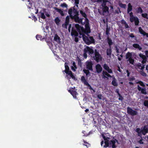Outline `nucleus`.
Returning a JSON list of instances; mask_svg holds the SVG:
<instances>
[{"label":"nucleus","mask_w":148,"mask_h":148,"mask_svg":"<svg viewBox=\"0 0 148 148\" xmlns=\"http://www.w3.org/2000/svg\"><path fill=\"white\" fill-rule=\"evenodd\" d=\"M130 58L129 59L128 61H129V62L130 64H134V60L132 58Z\"/></svg>","instance_id":"nucleus-42"},{"label":"nucleus","mask_w":148,"mask_h":148,"mask_svg":"<svg viewBox=\"0 0 148 148\" xmlns=\"http://www.w3.org/2000/svg\"><path fill=\"white\" fill-rule=\"evenodd\" d=\"M95 69H96L97 73L98 74H99L101 73L102 71V68L101 67V65L99 64H97L95 66Z\"/></svg>","instance_id":"nucleus-15"},{"label":"nucleus","mask_w":148,"mask_h":148,"mask_svg":"<svg viewBox=\"0 0 148 148\" xmlns=\"http://www.w3.org/2000/svg\"><path fill=\"white\" fill-rule=\"evenodd\" d=\"M110 31L109 28H108V27H107L106 30V34L107 35H108L109 34V32Z\"/></svg>","instance_id":"nucleus-49"},{"label":"nucleus","mask_w":148,"mask_h":148,"mask_svg":"<svg viewBox=\"0 0 148 148\" xmlns=\"http://www.w3.org/2000/svg\"><path fill=\"white\" fill-rule=\"evenodd\" d=\"M105 145H104L103 147H110L109 142L108 140H107V141H105L104 142Z\"/></svg>","instance_id":"nucleus-35"},{"label":"nucleus","mask_w":148,"mask_h":148,"mask_svg":"<svg viewBox=\"0 0 148 148\" xmlns=\"http://www.w3.org/2000/svg\"><path fill=\"white\" fill-rule=\"evenodd\" d=\"M148 14L146 13H142V16L144 18H145L147 19H148Z\"/></svg>","instance_id":"nucleus-46"},{"label":"nucleus","mask_w":148,"mask_h":148,"mask_svg":"<svg viewBox=\"0 0 148 148\" xmlns=\"http://www.w3.org/2000/svg\"><path fill=\"white\" fill-rule=\"evenodd\" d=\"M136 132L138 133V135L140 136H141L142 134L145 135L146 134L148 133V125H145L143 127H141V130L140 128H138L136 129Z\"/></svg>","instance_id":"nucleus-3"},{"label":"nucleus","mask_w":148,"mask_h":148,"mask_svg":"<svg viewBox=\"0 0 148 148\" xmlns=\"http://www.w3.org/2000/svg\"><path fill=\"white\" fill-rule=\"evenodd\" d=\"M133 56L132 55V53L130 52H128L127 53L126 55V59L130 58H133L134 56H136V54L135 53H133Z\"/></svg>","instance_id":"nucleus-19"},{"label":"nucleus","mask_w":148,"mask_h":148,"mask_svg":"<svg viewBox=\"0 0 148 148\" xmlns=\"http://www.w3.org/2000/svg\"><path fill=\"white\" fill-rule=\"evenodd\" d=\"M86 68V69H88L90 71H93V63L91 60H87L85 63Z\"/></svg>","instance_id":"nucleus-8"},{"label":"nucleus","mask_w":148,"mask_h":148,"mask_svg":"<svg viewBox=\"0 0 148 148\" xmlns=\"http://www.w3.org/2000/svg\"><path fill=\"white\" fill-rule=\"evenodd\" d=\"M107 42L108 44L109 45V47H111V45L113 44V42H112V40L111 38H110L108 36L107 38Z\"/></svg>","instance_id":"nucleus-23"},{"label":"nucleus","mask_w":148,"mask_h":148,"mask_svg":"<svg viewBox=\"0 0 148 148\" xmlns=\"http://www.w3.org/2000/svg\"><path fill=\"white\" fill-rule=\"evenodd\" d=\"M71 94L74 98H77L76 95L77 94V93L76 91L73 90L72 92H71Z\"/></svg>","instance_id":"nucleus-33"},{"label":"nucleus","mask_w":148,"mask_h":148,"mask_svg":"<svg viewBox=\"0 0 148 148\" xmlns=\"http://www.w3.org/2000/svg\"><path fill=\"white\" fill-rule=\"evenodd\" d=\"M83 142L84 143L83 144V145L86 146L87 148H88L90 146V144L86 141L84 140Z\"/></svg>","instance_id":"nucleus-36"},{"label":"nucleus","mask_w":148,"mask_h":148,"mask_svg":"<svg viewBox=\"0 0 148 148\" xmlns=\"http://www.w3.org/2000/svg\"><path fill=\"white\" fill-rule=\"evenodd\" d=\"M138 30L139 32L141 34H142L143 36H144V34L146 32L141 27H139Z\"/></svg>","instance_id":"nucleus-31"},{"label":"nucleus","mask_w":148,"mask_h":148,"mask_svg":"<svg viewBox=\"0 0 148 148\" xmlns=\"http://www.w3.org/2000/svg\"><path fill=\"white\" fill-rule=\"evenodd\" d=\"M78 65L80 67H82V63L81 60L79 59V60H78Z\"/></svg>","instance_id":"nucleus-52"},{"label":"nucleus","mask_w":148,"mask_h":148,"mask_svg":"<svg viewBox=\"0 0 148 148\" xmlns=\"http://www.w3.org/2000/svg\"><path fill=\"white\" fill-rule=\"evenodd\" d=\"M102 95L101 94H99L97 95V98L99 99H102Z\"/></svg>","instance_id":"nucleus-53"},{"label":"nucleus","mask_w":148,"mask_h":148,"mask_svg":"<svg viewBox=\"0 0 148 148\" xmlns=\"http://www.w3.org/2000/svg\"><path fill=\"white\" fill-rule=\"evenodd\" d=\"M129 36L130 37L132 38H134L135 37V36H134L133 34V33H131L129 34Z\"/></svg>","instance_id":"nucleus-57"},{"label":"nucleus","mask_w":148,"mask_h":148,"mask_svg":"<svg viewBox=\"0 0 148 148\" xmlns=\"http://www.w3.org/2000/svg\"><path fill=\"white\" fill-rule=\"evenodd\" d=\"M125 25V27L126 28H130V27H129V25L126 23Z\"/></svg>","instance_id":"nucleus-61"},{"label":"nucleus","mask_w":148,"mask_h":148,"mask_svg":"<svg viewBox=\"0 0 148 148\" xmlns=\"http://www.w3.org/2000/svg\"><path fill=\"white\" fill-rule=\"evenodd\" d=\"M108 73H107V72L106 71H102V76L103 78H108V77L106 76H107V74Z\"/></svg>","instance_id":"nucleus-34"},{"label":"nucleus","mask_w":148,"mask_h":148,"mask_svg":"<svg viewBox=\"0 0 148 148\" xmlns=\"http://www.w3.org/2000/svg\"><path fill=\"white\" fill-rule=\"evenodd\" d=\"M88 86L89 87V89L90 90H92L94 92H95V90L93 89V88L89 84L88 85Z\"/></svg>","instance_id":"nucleus-54"},{"label":"nucleus","mask_w":148,"mask_h":148,"mask_svg":"<svg viewBox=\"0 0 148 148\" xmlns=\"http://www.w3.org/2000/svg\"><path fill=\"white\" fill-rule=\"evenodd\" d=\"M60 21V20L58 17H56L55 19V22L57 25L59 24Z\"/></svg>","instance_id":"nucleus-43"},{"label":"nucleus","mask_w":148,"mask_h":148,"mask_svg":"<svg viewBox=\"0 0 148 148\" xmlns=\"http://www.w3.org/2000/svg\"><path fill=\"white\" fill-rule=\"evenodd\" d=\"M61 6L62 7H65L66 8V10H65V11L67 12V5L65 3H63V4H62L61 5Z\"/></svg>","instance_id":"nucleus-41"},{"label":"nucleus","mask_w":148,"mask_h":148,"mask_svg":"<svg viewBox=\"0 0 148 148\" xmlns=\"http://www.w3.org/2000/svg\"><path fill=\"white\" fill-rule=\"evenodd\" d=\"M36 38L38 40H41L42 38V36L40 35H37L36 36Z\"/></svg>","instance_id":"nucleus-47"},{"label":"nucleus","mask_w":148,"mask_h":148,"mask_svg":"<svg viewBox=\"0 0 148 148\" xmlns=\"http://www.w3.org/2000/svg\"><path fill=\"white\" fill-rule=\"evenodd\" d=\"M112 84L114 86H118L116 80L114 77L113 78V80L112 82Z\"/></svg>","instance_id":"nucleus-26"},{"label":"nucleus","mask_w":148,"mask_h":148,"mask_svg":"<svg viewBox=\"0 0 148 148\" xmlns=\"http://www.w3.org/2000/svg\"><path fill=\"white\" fill-rule=\"evenodd\" d=\"M84 51L85 53H87L88 52L90 54H92L94 53L93 50L88 46H87L86 48L84 49Z\"/></svg>","instance_id":"nucleus-13"},{"label":"nucleus","mask_w":148,"mask_h":148,"mask_svg":"<svg viewBox=\"0 0 148 148\" xmlns=\"http://www.w3.org/2000/svg\"><path fill=\"white\" fill-rule=\"evenodd\" d=\"M103 7V12L101 13V12H99V13L101 14H102L103 15H104V13H106L107 12H109V8L107 6H102Z\"/></svg>","instance_id":"nucleus-16"},{"label":"nucleus","mask_w":148,"mask_h":148,"mask_svg":"<svg viewBox=\"0 0 148 148\" xmlns=\"http://www.w3.org/2000/svg\"><path fill=\"white\" fill-rule=\"evenodd\" d=\"M115 50L116 53H119V49L116 46H115Z\"/></svg>","instance_id":"nucleus-56"},{"label":"nucleus","mask_w":148,"mask_h":148,"mask_svg":"<svg viewBox=\"0 0 148 148\" xmlns=\"http://www.w3.org/2000/svg\"><path fill=\"white\" fill-rule=\"evenodd\" d=\"M55 10L57 12L60 13L61 15L62 16H64V14L63 13V11L61 9H59L58 8H56Z\"/></svg>","instance_id":"nucleus-28"},{"label":"nucleus","mask_w":148,"mask_h":148,"mask_svg":"<svg viewBox=\"0 0 148 148\" xmlns=\"http://www.w3.org/2000/svg\"><path fill=\"white\" fill-rule=\"evenodd\" d=\"M39 13L40 14V17L41 18L44 19L45 18V16L44 15V14L43 12L40 11L39 12Z\"/></svg>","instance_id":"nucleus-40"},{"label":"nucleus","mask_w":148,"mask_h":148,"mask_svg":"<svg viewBox=\"0 0 148 148\" xmlns=\"http://www.w3.org/2000/svg\"><path fill=\"white\" fill-rule=\"evenodd\" d=\"M123 99V98L122 96L119 97V100H121V101H122Z\"/></svg>","instance_id":"nucleus-62"},{"label":"nucleus","mask_w":148,"mask_h":148,"mask_svg":"<svg viewBox=\"0 0 148 148\" xmlns=\"http://www.w3.org/2000/svg\"><path fill=\"white\" fill-rule=\"evenodd\" d=\"M142 66V65L140 63H138L137 64V66L138 67L139 69H140V68H141Z\"/></svg>","instance_id":"nucleus-59"},{"label":"nucleus","mask_w":148,"mask_h":148,"mask_svg":"<svg viewBox=\"0 0 148 148\" xmlns=\"http://www.w3.org/2000/svg\"><path fill=\"white\" fill-rule=\"evenodd\" d=\"M136 18V20L134 21V23L135 25L138 26V25L139 21V19L138 17Z\"/></svg>","instance_id":"nucleus-44"},{"label":"nucleus","mask_w":148,"mask_h":148,"mask_svg":"<svg viewBox=\"0 0 148 148\" xmlns=\"http://www.w3.org/2000/svg\"><path fill=\"white\" fill-rule=\"evenodd\" d=\"M110 147H112V148H115L116 147V146L115 145L116 142L118 143V141L114 138L113 137L112 140H110L109 141Z\"/></svg>","instance_id":"nucleus-12"},{"label":"nucleus","mask_w":148,"mask_h":148,"mask_svg":"<svg viewBox=\"0 0 148 148\" xmlns=\"http://www.w3.org/2000/svg\"><path fill=\"white\" fill-rule=\"evenodd\" d=\"M136 18H137V17L134 16L130 17V21L131 22H133L136 20Z\"/></svg>","instance_id":"nucleus-38"},{"label":"nucleus","mask_w":148,"mask_h":148,"mask_svg":"<svg viewBox=\"0 0 148 148\" xmlns=\"http://www.w3.org/2000/svg\"><path fill=\"white\" fill-rule=\"evenodd\" d=\"M120 6L121 8H125L126 6V5L125 4H123L122 3L120 4Z\"/></svg>","instance_id":"nucleus-51"},{"label":"nucleus","mask_w":148,"mask_h":148,"mask_svg":"<svg viewBox=\"0 0 148 148\" xmlns=\"http://www.w3.org/2000/svg\"><path fill=\"white\" fill-rule=\"evenodd\" d=\"M147 59H144L141 62L143 64H145L146 62L147 61Z\"/></svg>","instance_id":"nucleus-60"},{"label":"nucleus","mask_w":148,"mask_h":148,"mask_svg":"<svg viewBox=\"0 0 148 148\" xmlns=\"http://www.w3.org/2000/svg\"><path fill=\"white\" fill-rule=\"evenodd\" d=\"M110 147H112V148H115L116 147V146L115 145L116 142L118 143V141L114 138L113 137L112 140H110L109 141Z\"/></svg>","instance_id":"nucleus-11"},{"label":"nucleus","mask_w":148,"mask_h":148,"mask_svg":"<svg viewBox=\"0 0 148 148\" xmlns=\"http://www.w3.org/2000/svg\"><path fill=\"white\" fill-rule=\"evenodd\" d=\"M145 55L146 56V57H147L148 58V50H146L145 51Z\"/></svg>","instance_id":"nucleus-64"},{"label":"nucleus","mask_w":148,"mask_h":148,"mask_svg":"<svg viewBox=\"0 0 148 148\" xmlns=\"http://www.w3.org/2000/svg\"><path fill=\"white\" fill-rule=\"evenodd\" d=\"M70 20V16H66V18L64 24H63L62 25L63 27L65 28L66 29L67 28V25L69 24Z\"/></svg>","instance_id":"nucleus-14"},{"label":"nucleus","mask_w":148,"mask_h":148,"mask_svg":"<svg viewBox=\"0 0 148 148\" xmlns=\"http://www.w3.org/2000/svg\"><path fill=\"white\" fill-rule=\"evenodd\" d=\"M136 84H138L141 86L143 87V88H142L140 87L139 86V85L137 86V89L139 91H141V92L142 94L145 95H146L147 94V92L146 91V89L145 87V84H144L143 82L142 81H139L136 82Z\"/></svg>","instance_id":"nucleus-5"},{"label":"nucleus","mask_w":148,"mask_h":148,"mask_svg":"<svg viewBox=\"0 0 148 148\" xmlns=\"http://www.w3.org/2000/svg\"><path fill=\"white\" fill-rule=\"evenodd\" d=\"M133 47L136 49H138L139 50L141 51L142 49V48L140 45L137 43H135L133 45Z\"/></svg>","instance_id":"nucleus-21"},{"label":"nucleus","mask_w":148,"mask_h":148,"mask_svg":"<svg viewBox=\"0 0 148 148\" xmlns=\"http://www.w3.org/2000/svg\"><path fill=\"white\" fill-rule=\"evenodd\" d=\"M136 11L137 13H142L143 12V10L142 9V8L140 7L137 8L136 9Z\"/></svg>","instance_id":"nucleus-32"},{"label":"nucleus","mask_w":148,"mask_h":148,"mask_svg":"<svg viewBox=\"0 0 148 148\" xmlns=\"http://www.w3.org/2000/svg\"><path fill=\"white\" fill-rule=\"evenodd\" d=\"M132 9V6L131 4L129 3L128 4V7L127 9V13H129L131 11Z\"/></svg>","instance_id":"nucleus-25"},{"label":"nucleus","mask_w":148,"mask_h":148,"mask_svg":"<svg viewBox=\"0 0 148 148\" xmlns=\"http://www.w3.org/2000/svg\"><path fill=\"white\" fill-rule=\"evenodd\" d=\"M88 28H86L85 25V29L83 27H82L78 24H76L75 25V27H73L74 29L77 30V32L79 33V34L82 35L84 34L90 33L91 32L90 27L89 24H88Z\"/></svg>","instance_id":"nucleus-1"},{"label":"nucleus","mask_w":148,"mask_h":148,"mask_svg":"<svg viewBox=\"0 0 148 148\" xmlns=\"http://www.w3.org/2000/svg\"><path fill=\"white\" fill-rule=\"evenodd\" d=\"M66 74L70 75V77H68V78L71 79V78H72V79H74V80H75L76 79L75 77L73 75L72 72L71 71H69L68 73H67Z\"/></svg>","instance_id":"nucleus-22"},{"label":"nucleus","mask_w":148,"mask_h":148,"mask_svg":"<svg viewBox=\"0 0 148 148\" xmlns=\"http://www.w3.org/2000/svg\"><path fill=\"white\" fill-rule=\"evenodd\" d=\"M73 12L75 15L73 16L72 19L74 20L77 23L82 24V21L83 18H79V12L75 8H73Z\"/></svg>","instance_id":"nucleus-2"},{"label":"nucleus","mask_w":148,"mask_h":148,"mask_svg":"<svg viewBox=\"0 0 148 148\" xmlns=\"http://www.w3.org/2000/svg\"><path fill=\"white\" fill-rule=\"evenodd\" d=\"M73 66H72L71 67V69L74 71H76V69H77V67L75 64V63L74 62H73Z\"/></svg>","instance_id":"nucleus-30"},{"label":"nucleus","mask_w":148,"mask_h":148,"mask_svg":"<svg viewBox=\"0 0 148 148\" xmlns=\"http://www.w3.org/2000/svg\"><path fill=\"white\" fill-rule=\"evenodd\" d=\"M79 0H75V3L77 7H78V4H79Z\"/></svg>","instance_id":"nucleus-50"},{"label":"nucleus","mask_w":148,"mask_h":148,"mask_svg":"<svg viewBox=\"0 0 148 148\" xmlns=\"http://www.w3.org/2000/svg\"><path fill=\"white\" fill-rule=\"evenodd\" d=\"M139 73L140 74L143 76L146 77L147 74L143 70L140 71Z\"/></svg>","instance_id":"nucleus-39"},{"label":"nucleus","mask_w":148,"mask_h":148,"mask_svg":"<svg viewBox=\"0 0 148 148\" xmlns=\"http://www.w3.org/2000/svg\"><path fill=\"white\" fill-rule=\"evenodd\" d=\"M112 53V50L111 47H109V49H107L106 50V54L108 56H110Z\"/></svg>","instance_id":"nucleus-27"},{"label":"nucleus","mask_w":148,"mask_h":148,"mask_svg":"<svg viewBox=\"0 0 148 148\" xmlns=\"http://www.w3.org/2000/svg\"><path fill=\"white\" fill-rule=\"evenodd\" d=\"M84 82V84H85V85H86V86H88V84H89L88 82L86 81H86H84V82Z\"/></svg>","instance_id":"nucleus-63"},{"label":"nucleus","mask_w":148,"mask_h":148,"mask_svg":"<svg viewBox=\"0 0 148 148\" xmlns=\"http://www.w3.org/2000/svg\"><path fill=\"white\" fill-rule=\"evenodd\" d=\"M83 71L84 73H85L86 75V76L87 77H88V75H90V73L89 71H90L88 69H83Z\"/></svg>","instance_id":"nucleus-24"},{"label":"nucleus","mask_w":148,"mask_h":148,"mask_svg":"<svg viewBox=\"0 0 148 148\" xmlns=\"http://www.w3.org/2000/svg\"><path fill=\"white\" fill-rule=\"evenodd\" d=\"M71 34L72 36H74L75 37L74 39V40L76 42H78V38L77 37L78 36V34L73 27H72V28Z\"/></svg>","instance_id":"nucleus-9"},{"label":"nucleus","mask_w":148,"mask_h":148,"mask_svg":"<svg viewBox=\"0 0 148 148\" xmlns=\"http://www.w3.org/2000/svg\"><path fill=\"white\" fill-rule=\"evenodd\" d=\"M139 55V57L140 58H141L143 59V60H144V59H147L146 56L145 55H143L141 53H140Z\"/></svg>","instance_id":"nucleus-37"},{"label":"nucleus","mask_w":148,"mask_h":148,"mask_svg":"<svg viewBox=\"0 0 148 148\" xmlns=\"http://www.w3.org/2000/svg\"><path fill=\"white\" fill-rule=\"evenodd\" d=\"M92 58L97 62H99L102 60V57L101 55L100 54L97 49H95L94 51V56H93Z\"/></svg>","instance_id":"nucleus-6"},{"label":"nucleus","mask_w":148,"mask_h":148,"mask_svg":"<svg viewBox=\"0 0 148 148\" xmlns=\"http://www.w3.org/2000/svg\"><path fill=\"white\" fill-rule=\"evenodd\" d=\"M83 40L85 43L87 45H89L92 43H95V40L92 36L88 37L84 35H82Z\"/></svg>","instance_id":"nucleus-4"},{"label":"nucleus","mask_w":148,"mask_h":148,"mask_svg":"<svg viewBox=\"0 0 148 148\" xmlns=\"http://www.w3.org/2000/svg\"><path fill=\"white\" fill-rule=\"evenodd\" d=\"M81 80L83 82L86 80L84 76H83L81 77Z\"/></svg>","instance_id":"nucleus-55"},{"label":"nucleus","mask_w":148,"mask_h":148,"mask_svg":"<svg viewBox=\"0 0 148 148\" xmlns=\"http://www.w3.org/2000/svg\"><path fill=\"white\" fill-rule=\"evenodd\" d=\"M61 39L56 34L54 37V40L56 42L60 44V40Z\"/></svg>","instance_id":"nucleus-20"},{"label":"nucleus","mask_w":148,"mask_h":148,"mask_svg":"<svg viewBox=\"0 0 148 148\" xmlns=\"http://www.w3.org/2000/svg\"><path fill=\"white\" fill-rule=\"evenodd\" d=\"M144 105L145 106L148 107V100H145L144 101Z\"/></svg>","instance_id":"nucleus-48"},{"label":"nucleus","mask_w":148,"mask_h":148,"mask_svg":"<svg viewBox=\"0 0 148 148\" xmlns=\"http://www.w3.org/2000/svg\"><path fill=\"white\" fill-rule=\"evenodd\" d=\"M79 12L80 14L82 15V16L84 17L85 18V21L83 23H82V24H85L86 27V28H88V24H89V21L87 17V15L86 14L85 11L82 10H80Z\"/></svg>","instance_id":"nucleus-7"},{"label":"nucleus","mask_w":148,"mask_h":148,"mask_svg":"<svg viewBox=\"0 0 148 148\" xmlns=\"http://www.w3.org/2000/svg\"><path fill=\"white\" fill-rule=\"evenodd\" d=\"M103 68L106 70L107 71L108 73H112V69L110 68L109 66L106 64H104Z\"/></svg>","instance_id":"nucleus-17"},{"label":"nucleus","mask_w":148,"mask_h":148,"mask_svg":"<svg viewBox=\"0 0 148 148\" xmlns=\"http://www.w3.org/2000/svg\"><path fill=\"white\" fill-rule=\"evenodd\" d=\"M127 112L128 114L132 116L137 115L138 113L137 111L133 110L129 107L127 108Z\"/></svg>","instance_id":"nucleus-10"},{"label":"nucleus","mask_w":148,"mask_h":148,"mask_svg":"<svg viewBox=\"0 0 148 148\" xmlns=\"http://www.w3.org/2000/svg\"><path fill=\"white\" fill-rule=\"evenodd\" d=\"M121 23L122 24H125L126 23V22L124 20H122L121 21Z\"/></svg>","instance_id":"nucleus-58"},{"label":"nucleus","mask_w":148,"mask_h":148,"mask_svg":"<svg viewBox=\"0 0 148 148\" xmlns=\"http://www.w3.org/2000/svg\"><path fill=\"white\" fill-rule=\"evenodd\" d=\"M109 1L108 0H103L102 1V3L101 4L102 6H104L106 5V3L108 2Z\"/></svg>","instance_id":"nucleus-45"},{"label":"nucleus","mask_w":148,"mask_h":148,"mask_svg":"<svg viewBox=\"0 0 148 148\" xmlns=\"http://www.w3.org/2000/svg\"><path fill=\"white\" fill-rule=\"evenodd\" d=\"M64 66L65 68V70L64 71H62L64 73V72L66 73V74L69 71H70L69 70V68L68 66V63L65 62L64 63Z\"/></svg>","instance_id":"nucleus-18"},{"label":"nucleus","mask_w":148,"mask_h":148,"mask_svg":"<svg viewBox=\"0 0 148 148\" xmlns=\"http://www.w3.org/2000/svg\"><path fill=\"white\" fill-rule=\"evenodd\" d=\"M73 8H70L68 11V13L69 14V16L72 19L73 15H72V12H73Z\"/></svg>","instance_id":"nucleus-29"}]
</instances>
